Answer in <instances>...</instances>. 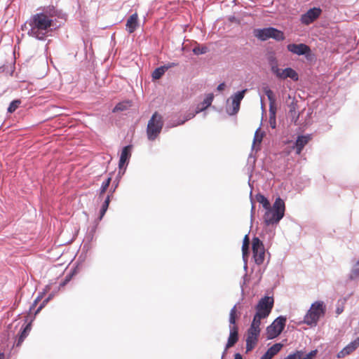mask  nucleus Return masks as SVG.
Returning a JSON list of instances; mask_svg holds the SVG:
<instances>
[{"mask_svg":"<svg viewBox=\"0 0 359 359\" xmlns=\"http://www.w3.org/2000/svg\"><path fill=\"white\" fill-rule=\"evenodd\" d=\"M274 304L273 297L264 296L262 297L255 306L257 314L266 318L271 313Z\"/></svg>","mask_w":359,"mask_h":359,"instance_id":"obj_8","label":"nucleus"},{"mask_svg":"<svg viewBox=\"0 0 359 359\" xmlns=\"http://www.w3.org/2000/svg\"><path fill=\"white\" fill-rule=\"evenodd\" d=\"M283 344L276 343L271 346L266 352L260 358V359H271L276 355L282 348Z\"/></svg>","mask_w":359,"mask_h":359,"instance_id":"obj_18","label":"nucleus"},{"mask_svg":"<svg viewBox=\"0 0 359 359\" xmlns=\"http://www.w3.org/2000/svg\"><path fill=\"white\" fill-rule=\"evenodd\" d=\"M287 318L285 316H280L276 318L273 322L266 327V334L268 339H273L277 337L283 331Z\"/></svg>","mask_w":359,"mask_h":359,"instance_id":"obj_7","label":"nucleus"},{"mask_svg":"<svg viewBox=\"0 0 359 359\" xmlns=\"http://www.w3.org/2000/svg\"><path fill=\"white\" fill-rule=\"evenodd\" d=\"M234 359H244V358L240 353H237L234 355Z\"/></svg>","mask_w":359,"mask_h":359,"instance_id":"obj_50","label":"nucleus"},{"mask_svg":"<svg viewBox=\"0 0 359 359\" xmlns=\"http://www.w3.org/2000/svg\"><path fill=\"white\" fill-rule=\"evenodd\" d=\"M118 183H119V181L117 180V181H114L111 187L109 189V194L108 195H110V197L112 196V194H114V192L116 191V188L118 187Z\"/></svg>","mask_w":359,"mask_h":359,"instance_id":"obj_38","label":"nucleus"},{"mask_svg":"<svg viewBox=\"0 0 359 359\" xmlns=\"http://www.w3.org/2000/svg\"><path fill=\"white\" fill-rule=\"evenodd\" d=\"M264 220L267 226L276 224L284 217L285 206V202L280 197L277 198L272 207L265 209Z\"/></svg>","mask_w":359,"mask_h":359,"instance_id":"obj_2","label":"nucleus"},{"mask_svg":"<svg viewBox=\"0 0 359 359\" xmlns=\"http://www.w3.org/2000/svg\"><path fill=\"white\" fill-rule=\"evenodd\" d=\"M42 297L41 295H39L36 299L34 300L32 306L30 307V309H32L34 306H35L37 304V302L41 299V298Z\"/></svg>","mask_w":359,"mask_h":359,"instance_id":"obj_47","label":"nucleus"},{"mask_svg":"<svg viewBox=\"0 0 359 359\" xmlns=\"http://www.w3.org/2000/svg\"><path fill=\"white\" fill-rule=\"evenodd\" d=\"M167 69L168 67H165V66H161L155 69L151 74L153 79H160L165 74Z\"/></svg>","mask_w":359,"mask_h":359,"instance_id":"obj_26","label":"nucleus"},{"mask_svg":"<svg viewBox=\"0 0 359 359\" xmlns=\"http://www.w3.org/2000/svg\"><path fill=\"white\" fill-rule=\"evenodd\" d=\"M250 201H251V203H252V208H251V219H252V217H253V214L255 213V202L252 199V190L250 191Z\"/></svg>","mask_w":359,"mask_h":359,"instance_id":"obj_42","label":"nucleus"},{"mask_svg":"<svg viewBox=\"0 0 359 359\" xmlns=\"http://www.w3.org/2000/svg\"><path fill=\"white\" fill-rule=\"evenodd\" d=\"M0 359H6V355L4 353H0Z\"/></svg>","mask_w":359,"mask_h":359,"instance_id":"obj_55","label":"nucleus"},{"mask_svg":"<svg viewBox=\"0 0 359 359\" xmlns=\"http://www.w3.org/2000/svg\"><path fill=\"white\" fill-rule=\"evenodd\" d=\"M251 177H252V175H250V177H249L248 184H249L250 187L251 189H252L253 185H252V183L251 182V180H250Z\"/></svg>","mask_w":359,"mask_h":359,"instance_id":"obj_53","label":"nucleus"},{"mask_svg":"<svg viewBox=\"0 0 359 359\" xmlns=\"http://www.w3.org/2000/svg\"><path fill=\"white\" fill-rule=\"evenodd\" d=\"M131 107L130 101H124L118 103L113 109V112L123 111L128 109Z\"/></svg>","mask_w":359,"mask_h":359,"instance_id":"obj_25","label":"nucleus"},{"mask_svg":"<svg viewBox=\"0 0 359 359\" xmlns=\"http://www.w3.org/2000/svg\"><path fill=\"white\" fill-rule=\"evenodd\" d=\"M28 333L26 332V329H23L22 331H21V333H20V336H25V339L27 337Z\"/></svg>","mask_w":359,"mask_h":359,"instance_id":"obj_49","label":"nucleus"},{"mask_svg":"<svg viewBox=\"0 0 359 359\" xmlns=\"http://www.w3.org/2000/svg\"><path fill=\"white\" fill-rule=\"evenodd\" d=\"M255 36L263 41L269 39H273L277 41H282L285 39L284 33L272 27L255 29Z\"/></svg>","mask_w":359,"mask_h":359,"instance_id":"obj_6","label":"nucleus"},{"mask_svg":"<svg viewBox=\"0 0 359 359\" xmlns=\"http://www.w3.org/2000/svg\"><path fill=\"white\" fill-rule=\"evenodd\" d=\"M276 107L274 104L269 103V116H276Z\"/></svg>","mask_w":359,"mask_h":359,"instance_id":"obj_39","label":"nucleus"},{"mask_svg":"<svg viewBox=\"0 0 359 359\" xmlns=\"http://www.w3.org/2000/svg\"><path fill=\"white\" fill-rule=\"evenodd\" d=\"M252 257L256 264L261 265L265 259V248L263 242L257 237L252 238Z\"/></svg>","mask_w":359,"mask_h":359,"instance_id":"obj_9","label":"nucleus"},{"mask_svg":"<svg viewBox=\"0 0 359 359\" xmlns=\"http://www.w3.org/2000/svg\"><path fill=\"white\" fill-rule=\"evenodd\" d=\"M304 352L302 351H296L295 352L289 354L284 359H301Z\"/></svg>","mask_w":359,"mask_h":359,"instance_id":"obj_33","label":"nucleus"},{"mask_svg":"<svg viewBox=\"0 0 359 359\" xmlns=\"http://www.w3.org/2000/svg\"><path fill=\"white\" fill-rule=\"evenodd\" d=\"M132 147V145H127L123 148L118 162L120 170L122 169L126 163H128L129 159L131 157Z\"/></svg>","mask_w":359,"mask_h":359,"instance_id":"obj_15","label":"nucleus"},{"mask_svg":"<svg viewBox=\"0 0 359 359\" xmlns=\"http://www.w3.org/2000/svg\"><path fill=\"white\" fill-rule=\"evenodd\" d=\"M21 104V101L20 100H13L8 109H7V111L8 113H13L20 106V104Z\"/></svg>","mask_w":359,"mask_h":359,"instance_id":"obj_30","label":"nucleus"},{"mask_svg":"<svg viewBox=\"0 0 359 359\" xmlns=\"http://www.w3.org/2000/svg\"><path fill=\"white\" fill-rule=\"evenodd\" d=\"M126 30L130 33H133L138 27V15L137 13L131 15L126 22Z\"/></svg>","mask_w":359,"mask_h":359,"instance_id":"obj_16","label":"nucleus"},{"mask_svg":"<svg viewBox=\"0 0 359 359\" xmlns=\"http://www.w3.org/2000/svg\"><path fill=\"white\" fill-rule=\"evenodd\" d=\"M348 278L351 280H359V259L353 265Z\"/></svg>","mask_w":359,"mask_h":359,"instance_id":"obj_24","label":"nucleus"},{"mask_svg":"<svg viewBox=\"0 0 359 359\" xmlns=\"http://www.w3.org/2000/svg\"><path fill=\"white\" fill-rule=\"evenodd\" d=\"M288 51L297 55H304L310 53L311 49L309 46L304 43H290L287 46Z\"/></svg>","mask_w":359,"mask_h":359,"instance_id":"obj_14","label":"nucleus"},{"mask_svg":"<svg viewBox=\"0 0 359 359\" xmlns=\"http://www.w3.org/2000/svg\"><path fill=\"white\" fill-rule=\"evenodd\" d=\"M271 71L278 77L281 78V71L278 67V64L271 66Z\"/></svg>","mask_w":359,"mask_h":359,"instance_id":"obj_36","label":"nucleus"},{"mask_svg":"<svg viewBox=\"0 0 359 359\" xmlns=\"http://www.w3.org/2000/svg\"><path fill=\"white\" fill-rule=\"evenodd\" d=\"M317 353H318V351L316 349L313 350L311 352H309L308 354H306V356L304 357L303 358H301V359H312V358H313L314 356L316 355Z\"/></svg>","mask_w":359,"mask_h":359,"instance_id":"obj_40","label":"nucleus"},{"mask_svg":"<svg viewBox=\"0 0 359 359\" xmlns=\"http://www.w3.org/2000/svg\"><path fill=\"white\" fill-rule=\"evenodd\" d=\"M53 20L49 19L42 13L33 15L28 21L30 27L28 35L38 40L46 39L49 29L53 26Z\"/></svg>","mask_w":359,"mask_h":359,"instance_id":"obj_1","label":"nucleus"},{"mask_svg":"<svg viewBox=\"0 0 359 359\" xmlns=\"http://www.w3.org/2000/svg\"><path fill=\"white\" fill-rule=\"evenodd\" d=\"M213 98L214 96L212 93L207 95L204 100L197 105L196 108V113H200L204 111L205 109H207L209 106H210L212 102Z\"/></svg>","mask_w":359,"mask_h":359,"instance_id":"obj_19","label":"nucleus"},{"mask_svg":"<svg viewBox=\"0 0 359 359\" xmlns=\"http://www.w3.org/2000/svg\"><path fill=\"white\" fill-rule=\"evenodd\" d=\"M68 280H69V278H66V280H65V282H64V283H63L62 284H61V285H65V283H66L67 281H68Z\"/></svg>","mask_w":359,"mask_h":359,"instance_id":"obj_56","label":"nucleus"},{"mask_svg":"<svg viewBox=\"0 0 359 359\" xmlns=\"http://www.w3.org/2000/svg\"><path fill=\"white\" fill-rule=\"evenodd\" d=\"M39 13L43 14L44 16L49 19L53 18H65V15L53 6H48L42 8V11Z\"/></svg>","mask_w":359,"mask_h":359,"instance_id":"obj_13","label":"nucleus"},{"mask_svg":"<svg viewBox=\"0 0 359 359\" xmlns=\"http://www.w3.org/2000/svg\"><path fill=\"white\" fill-rule=\"evenodd\" d=\"M249 245H250L249 237H248V235L246 234L243 238V245H242V253H243V259L244 262V269L245 270H246L248 269L247 262H248V258L249 257Z\"/></svg>","mask_w":359,"mask_h":359,"instance_id":"obj_17","label":"nucleus"},{"mask_svg":"<svg viewBox=\"0 0 359 359\" xmlns=\"http://www.w3.org/2000/svg\"><path fill=\"white\" fill-rule=\"evenodd\" d=\"M236 304L231 309L229 318V336L227 339V343L225 346L224 351L222 353V359L224 358L227 349L233 346L238 341V326L236 324V319L238 318L236 314Z\"/></svg>","mask_w":359,"mask_h":359,"instance_id":"obj_4","label":"nucleus"},{"mask_svg":"<svg viewBox=\"0 0 359 359\" xmlns=\"http://www.w3.org/2000/svg\"><path fill=\"white\" fill-rule=\"evenodd\" d=\"M259 129H260L259 128H257V130L255 132L254 140H253L252 149L255 148V144L257 143L260 144L262 142L263 134L262 133L260 135L259 134Z\"/></svg>","mask_w":359,"mask_h":359,"instance_id":"obj_32","label":"nucleus"},{"mask_svg":"<svg viewBox=\"0 0 359 359\" xmlns=\"http://www.w3.org/2000/svg\"><path fill=\"white\" fill-rule=\"evenodd\" d=\"M24 329H26V332H27V333H28V332H29V330H31V326H30V325H29V324L27 325L24 327Z\"/></svg>","mask_w":359,"mask_h":359,"instance_id":"obj_51","label":"nucleus"},{"mask_svg":"<svg viewBox=\"0 0 359 359\" xmlns=\"http://www.w3.org/2000/svg\"><path fill=\"white\" fill-rule=\"evenodd\" d=\"M287 78H290L294 81H297L299 79L297 73L290 67L285 68L281 72L280 79H285Z\"/></svg>","mask_w":359,"mask_h":359,"instance_id":"obj_22","label":"nucleus"},{"mask_svg":"<svg viewBox=\"0 0 359 359\" xmlns=\"http://www.w3.org/2000/svg\"><path fill=\"white\" fill-rule=\"evenodd\" d=\"M353 341L355 344V345L357 346V347L358 348L359 347V337L356 339H355Z\"/></svg>","mask_w":359,"mask_h":359,"instance_id":"obj_54","label":"nucleus"},{"mask_svg":"<svg viewBox=\"0 0 359 359\" xmlns=\"http://www.w3.org/2000/svg\"><path fill=\"white\" fill-rule=\"evenodd\" d=\"M269 124L272 128L276 126V116H269Z\"/></svg>","mask_w":359,"mask_h":359,"instance_id":"obj_43","label":"nucleus"},{"mask_svg":"<svg viewBox=\"0 0 359 359\" xmlns=\"http://www.w3.org/2000/svg\"><path fill=\"white\" fill-rule=\"evenodd\" d=\"M53 295L50 294L46 299H44L42 304L39 306V308L36 311V313H39L42 309V308L51 299Z\"/></svg>","mask_w":359,"mask_h":359,"instance_id":"obj_37","label":"nucleus"},{"mask_svg":"<svg viewBox=\"0 0 359 359\" xmlns=\"http://www.w3.org/2000/svg\"><path fill=\"white\" fill-rule=\"evenodd\" d=\"M255 197L257 202L262 204L264 209L270 208L271 205L269 200L263 194L259 193Z\"/></svg>","mask_w":359,"mask_h":359,"instance_id":"obj_27","label":"nucleus"},{"mask_svg":"<svg viewBox=\"0 0 359 359\" xmlns=\"http://www.w3.org/2000/svg\"><path fill=\"white\" fill-rule=\"evenodd\" d=\"M198 113H196V111L194 113H188L185 115L184 118L182 121H178L176 124L174 125V126L184 124L186 121L193 118Z\"/></svg>","mask_w":359,"mask_h":359,"instance_id":"obj_34","label":"nucleus"},{"mask_svg":"<svg viewBox=\"0 0 359 359\" xmlns=\"http://www.w3.org/2000/svg\"><path fill=\"white\" fill-rule=\"evenodd\" d=\"M163 126V117L155 112L148 122L147 134L149 140H154L160 134Z\"/></svg>","mask_w":359,"mask_h":359,"instance_id":"obj_5","label":"nucleus"},{"mask_svg":"<svg viewBox=\"0 0 359 359\" xmlns=\"http://www.w3.org/2000/svg\"><path fill=\"white\" fill-rule=\"evenodd\" d=\"M111 178L109 177L106 179L101 184L100 189L99 190V197L100 198L107 190L109 187Z\"/></svg>","mask_w":359,"mask_h":359,"instance_id":"obj_28","label":"nucleus"},{"mask_svg":"<svg viewBox=\"0 0 359 359\" xmlns=\"http://www.w3.org/2000/svg\"><path fill=\"white\" fill-rule=\"evenodd\" d=\"M310 140L309 136H299L295 142L296 153L299 154L304 146L309 142Z\"/></svg>","mask_w":359,"mask_h":359,"instance_id":"obj_20","label":"nucleus"},{"mask_svg":"<svg viewBox=\"0 0 359 359\" xmlns=\"http://www.w3.org/2000/svg\"><path fill=\"white\" fill-rule=\"evenodd\" d=\"M192 51L196 55H203L208 51V48L205 46H199L198 45L193 48Z\"/></svg>","mask_w":359,"mask_h":359,"instance_id":"obj_29","label":"nucleus"},{"mask_svg":"<svg viewBox=\"0 0 359 359\" xmlns=\"http://www.w3.org/2000/svg\"><path fill=\"white\" fill-rule=\"evenodd\" d=\"M269 63L271 67L272 65L278 64L277 60H276V58L274 56H271V57H269Z\"/></svg>","mask_w":359,"mask_h":359,"instance_id":"obj_44","label":"nucleus"},{"mask_svg":"<svg viewBox=\"0 0 359 359\" xmlns=\"http://www.w3.org/2000/svg\"><path fill=\"white\" fill-rule=\"evenodd\" d=\"M297 107V103L294 100L292 102H291L290 104H288L289 114L292 116H294L297 115V111H296Z\"/></svg>","mask_w":359,"mask_h":359,"instance_id":"obj_35","label":"nucleus"},{"mask_svg":"<svg viewBox=\"0 0 359 359\" xmlns=\"http://www.w3.org/2000/svg\"><path fill=\"white\" fill-rule=\"evenodd\" d=\"M248 91V89H244L241 91H238L231 95V99L232 100V105L233 108L231 111H227L229 115H234L237 114L240 109V104L241 100L243 99L245 93Z\"/></svg>","mask_w":359,"mask_h":359,"instance_id":"obj_11","label":"nucleus"},{"mask_svg":"<svg viewBox=\"0 0 359 359\" xmlns=\"http://www.w3.org/2000/svg\"><path fill=\"white\" fill-rule=\"evenodd\" d=\"M262 319H265V318L261 316L259 314L255 313L249 329L261 332L260 325Z\"/></svg>","mask_w":359,"mask_h":359,"instance_id":"obj_23","label":"nucleus"},{"mask_svg":"<svg viewBox=\"0 0 359 359\" xmlns=\"http://www.w3.org/2000/svg\"><path fill=\"white\" fill-rule=\"evenodd\" d=\"M321 9L320 8H310L306 13L301 16V22L303 25H309L314 22L321 14Z\"/></svg>","mask_w":359,"mask_h":359,"instance_id":"obj_10","label":"nucleus"},{"mask_svg":"<svg viewBox=\"0 0 359 359\" xmlns=\"http://www.w3.org/2000/svg\"><path fill=\"white\" fill-rule=\"evenodd\" d=\"M337 313H341V310H340L339 309H337Z\"/></svg>","mask_w":359,"mask_h":359,"instance_id":"obj_57","label":"nucleus"},{"mask_svg":"<svg viewBox=\"0 0 359 359\" xmlns=\"http://www.w3.org/2000/svg\"><path fill=\"white\" fill-rule=\"evenodd\" d=\"M107 210L106 209H104V208H102L100 209V217H99V220H101L102 219V217H104V215H105L106 212H107Z\"/></svg>","mask_w":359,"mask_h":359,"instance_id":"obj_45","label":"nucleus"},{"mask_svg":"<svg viewBox=\"0 0 359 359\" xmlns=\"http://www.w3.org/2000/svg\"><path fill=\"white\" fill-rule=\"evenodd\" d=\"M357 346L354 343V341H351L350 344H348L347 346H346L342 350H341L337 353V358H342L345 356L351 354L352 352H353L356 348Z\"/></svg>","mask_w":359,"mask_h":359,"instance_id":"obj_21","label":"nucleus"},{"mask_svg":"<svg viewBox=\"0 0 359 359\" xmlns=\"http://www.w3.org/2000/svg\"><path fill=\"white\" fill-rule=\"evenodd\" d=\"M325 311L326 306L323 302H315L304 316L302 323L311 327L316 326L319 319L325 315Z\"/></svg>","mask_w":359,"mask_h":359,"instance_id":"obj_3","label":"nucleus"},{"mask_svg":"<svg viewBox=\"0 0 359 359\" xmlns=\"http://www.w3.org/2000/svg\"><path fill=\"white\" fill-rule=\"evenodd\" d=\"M24 340H25V336H19L17 343H16V346H20Z\"/></svg>","mask_w":359,"mask_h":359,"instance_id":"obj_46","label":"nucleus"},{"mask_svg":"<svg viewBox=\"0 0 359 359\" xmlns=\"http://www.w3.org/2000/svg\"><path fill=\"white\" fill-rule=\"evenodd\" d=\"M176 65L175 63H170V64H168L167 66H165V67H168V69L172 67H175Z\"/></svg>","mask_w":359,"mask_h":359,"instance_id":"obj_52","label":"nucleus"},{"mask_svg":"<svg viewBox=\"0 0 359 359\" xmlns=\"http://www.w3.org/2000/svg\"><path fill=\"white\" fill-rule=\"evenodd\" d=\"M110 195H107L104 201L103 202L102 205V208H104V209H106L107 210L108 209V207H109V203H110Z\"/></svg>","mask_w":359,"mask_h":359,"instance_id":"obj_41","label":"nucleus"},{"mask_svg":"<svg viewBox=\"0 0 359 359\" xmlns=\"http://www.w3.org/2000/svg\"><path fill=\"white\" fill-rule=\"evenodd\" d=\"M224 87H225V83H221L220 84L218 85L217 89L219 91H221V90H223L224 89Z\"/></svg>","mask_w":359,"mask_h":359,"instance_id":"obj_48","label":"nucleus"},{"mask_svg":"<svg viewBox=\"0 0 359 359\" xmlns=\"http://www.w3.org/2000/svg\"><path fill=\"white\" fill-rule=\"evenodd\" d=\"M260 332L248 329L246 338V352L251 351L257 345Z\"/></svg>","mask_w":359,"mask_h":359,"instance_id":"obj_12","label":"nucleus"},{"mask_svg":"<svg viewBox=\"0 0 359 359\" xmlns=\"http://www.w3.org/2000/svg\"><path fill=\"white\" fill-rule=\"evenodd\" d=\"M264 91L269 100V103L271 102V104H275L276 100L273 91L268 87L264 88Z\"/></svg>","mask_w":359,"mask_h":359,"instance_id":"obj_31","label":"nucleus"}]
</instances>
